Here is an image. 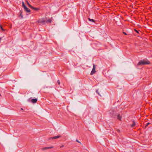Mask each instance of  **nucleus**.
I'll return each mask as SVG.
<instances>
[{
  "mask_svg": "<svg viewBox=\"0 0 152 152\" xmlns=\"http://www.w3.org/2000/svg\"><path fill=\"white\" fill-rule=\"evenodd\" d=\"M51 20L50 19H49L48 20H47V21H46V22H49L50 23H51Z\"/></svg>",
  "mask_w": 152,
  "mask_h": 152,
  "instance_id": "2eb2a0df",
  "label": "nucleus"
},
{
  "mask_svg": "<svg viewBox=\"0 0 152 152\" xmlns=\"http://www.w3.org/2000/svg\"><path fill=\"white\" fill-rule=\"evenodd\" d=\"M150 63V62L148 61H145L143 60H142L140 61L138 64L137 65H143L145 64H149Z\"/></svg>",
  "mask_w": 152,
  "mask_h": 152,
  "instance_id": "f257e3e1",
  "label": "nucleus"
},
{
  "mask_svg": "<svg viewBox=\"0 0 152 152\" xmlns=\"http://www.w3.org/2000/svg\"><path fill=\"white\" fill-rule=\"evenodd\" d=\"M24 9L27 12H30V10L28 8L26 7L24 8Z\"/></svg>",
  "mask_w": 152,
  "mask_h": 152,
  "instance_id": "0eeeda50",
  "label": "nucleus"
},
{
  "mask_svg": "<svg viewBox=\"0 0 152 152\" xmlns=\"http://www.w3.org/2000/svg\"><path fill=\"white\" fill-rule=\"evenodd\" d=\"M31 98L28 99L27 100L28 101L30 102L31 101L32 103H35L37 102V98L32 99L31 100Z\"/></svg>",
  "mask_w": 152,
  "mask_h": 152,
  "instance_id": "20e7f679",
  "label": "nucleus"
},
{
  "mask_svg": "<svg viewBox=\"0 0 152 152\" xmlns=\"http://www.w3.org/2000/svg\"><path fill=\"white\" fill-rule=\"evenodd\" d=\"M61 137V136L58 135H57V136L50 137L48 139L49 140H50V139H57V138H60Z\"/></svg>",
  "mask_w": 152,
  "mask_h": 152,
  "instance_id": "39448f33",
  "label": "nucleus"
},
{
  "mask_svg": "<svg viewBox=\"0 0 152 152\" xmlns=\"http://www.w3.org/2000/svg\"><path fill=\"white\" fill-rule=\"evenodd\" d=\"M150 124H151V123L149 122L148 123H147L146 124V125L145 127H146V126H148Z\"/></svg>",
  "mask_w": 152,
  "mask_h": 152,
  "instance_id": "a211bd4d",
  "label": "nucleus"
},
{
  "mask_svg": "<svg viewBox=\"0 0 152 152\" xmlns=\"http://www.w3.org/2000/svg\"><path fill=\"white\" fill-rule=\"evenodd\" d=\"M64 147V145H62V146H61L60 147V148H62V147Z\"/></svg>",
  "mask_w": 152,
  "mask_h": 152,
  "instance_id": "393cba45",
  "label": "nucleus"
},
{
  "mask_svg": "<svg viewBox=\"0 0 152 152\" xmlns=\"http://www.w3.org/2000/svg\"><path fill=\"white\" fill-rule=\"evenodd\" d=\"M121 116H120V115L119 114H118L117 115V118L119 120H121Z\"/></svg>",
  "mask_w": 152,
  "mask_h": 152,
  "instance_id": "1a4fd4ad",
  "label": "nucleus"
},
{
  "mask_svg": "<svg viewBox=\"0 0 152 152\" xmlns=\"http://www.w3.org/2000/svg\"><path fill=\"white\" fill-rule=\"evenodd\" d=\"M22 6L24 8L25 7H26V6L24 4L23 2H22Z\"/></svg>",
  "mask_w": 152,
  "mask_h": 152,
  "instance_id": "ddd939ff",
  "label": "nucleus"
},
{
  "mask_svg": "<svg viewBox=\"0 0 152 152\" xmlns=\"http://www.w3.org/2000/svg\"><path fill=\"white\" fill-rule=\"evenodd\" d=\"M0 27L2 30L3 31H4V30L2 26L1 25H0Z\"/></svg>",
  "mask_w": 152,
  "mask_h": 152,
  "instance_id": "dca6fc26",
  "label": "nucleus"
},
{
  "mask_svg": "<svg viewBox=\"0 0 152 152\" xmlns=\"http://www.w3.org/2000/svg\"><path fill=\"white\" fill-rule=\"evenodd\" d=\"M95 68L96 65L94 64H93V69L90 74L91 75H93L96 72L95 71Z\"/></svg>",
  "mask_w": 152,
  "mask_h": 152,
  "instance_id": "7ed1b4c3",
  "label": "nucleus"
},
{
  "mask_svg": "<svg viewBox=\"0 0 152 152\" xmlns=\"http://www.w3.org/2000/svg\"><path fill=\"white\" fill-rule=\"evenodd\" d=\"M53 148V146H51L49 147V149L52 148Z\"/></svg>",
  "mask_w": 152,
  "mask_h": 152,
  "instance_id": "4be33fe9",
  "label": "nucleus"
},
{
  "mask_svg": "<svg viewBox=\"0 0 152 152\" xmlns=\"http://www.w3.org/2000/svg\"><path fill=\"white\" fill-rule=\"evenodd\" d=\"M135 125V122L134 121H133V123L131 125V126L132 127H134Z\"/></svg>",
  "mask_w": 152,
  "mask_h": 152,
  "instance_id": "9d476101",
  "label": "nucleus"
},
{
  "mask_svg": "<svg viewBox=\"0 0 152 152\" xmlns=\"http://www.w3.org/2000/svg\"><path fill=\"white\" fill-rule=\"evenodd\" d=\"M134 31L137 33H139V31H137L136 29H135Z\"/></svg>",
  "mask_w": 152,
  "mask_h": 152,
  "instance_id": "aec40b11",
  "label": "nucleus"
},
{
  "mask_svg": "<svg viewBox=\"0 0 152 152\" xmlns=\"http://www.w3.org/2000/svg\"><path fill=\"white\" fill-rule=\"evenodd\" d=\"M123 34H125V35H127V34L126 32H123Z\"/></svg>",
  "mask_w": 152,
  "mask_h": 152,
  "instance_id": "b1692460",
  "label": "nucleus"
},
{
  "mask_svg": "<svg viewBox=\"0 0 152 152\" xmlns=\"http://www.w3.org/2000/svg\"><path fill=\"white\" fill-rule=\"evenodd\" d=\"M76 141L77 142L79 143H81V142L80 141H79L77 140H76Z\"/></svg>",
  "mask_w": 152,
  "mask_h": 152,
  "instance_id": "412c9836",
  "label": "nucleus"
},
{
  "mask_svg": "<svg viewBox=\"0 0 152 152\" xmlns=\"http://www.w3.org/2000/svg\"><path fill=\"white\" fill-rule=\"evenodd\" d=\"M27 4L28 5L29 7H30L31 8V7H32V6H31L29 3L27 1Z\"/></svg>",
  "mask_w": 152,
  "mask_h": 152,
  "instance_id": "4468645a",
  "label": "nucleus"
},
{
  "mask_svg": "<svg viewBox=\"0 0 152 152\" xmlns=\"http://www.w3.org/2000/svg\"><path fill=\"white\" fill-rule=\"evenodd\" d=\"M57 83H58L59 85H60V81H59V80H58L57 81Z\"/></svg>",
  "mask_w": 152,
  "mask_h": 152,
  "instance_id": "6ab92c4d",
  "label": "nucleus"
},
{
  "mask_svg": "<svg viewBox=\"0 0 152 152\" xmlns=\"http://www.w3.org/2000/svg\"><path fill=\"white\" fill-rule=\"evenodd\" d=\"M21 110H23V109L22 108H21Z\"/></svg>",
  "mask_w": 152,
  "mask_h": 152,
  "instance_id": "a878e982",
  "label": "nucleus"
},
{
  "mask_svg": "<svg viewBox=\"0 0 152 152\" xmlns=\"http://www.w3.org/2000/svg\"><path fill=\"white\" fill-rule=\"evenodd\" d=\"M49 149V147H46L45 148H44L42 149V150H45L47 149Z\"/></svg>",
  "mask_w": 152,
  "mask_h": 152,
  "instance_id": "f8f14e48",
  "label": "nucleus"
},
{
  "mask_svg": "<svg viewBox=\"0 0 152 152\" xmlns=\"http://www.w3.org/2000/svg\"><path fill=\"white\" fill-rule=\"evenodd\" d=\"M31 8L32 9L34 10H39V9L38 8H35L34 7H33L32 6L31 7Z\"/></svg>",
  "mask_w": 152,
  "mask_h": 152,
  "instance_id": "6e6552de",
  "label": "nucleus"
},
{
  "mask_svg": "<svg viewBox=\"0 0 152 152\" xmlns=\"http://www.w3.org/2000/svg\"><path fill=\"white\" fill-rule=\"evenodd\" d=\"M88 20L92 22H95L94 20H93V19H90L89 18Z\"/></svg>",
  "mask_w": 152,
  "mask_h": 152,
  "instance_id": "9b49d317",
  "label": "nucleus"
},
{
  "mask_svg": "<svg viewBox=\"0 0 152 152\" xmlns=\"http://www.w3.org/2000/svg\"><path fill=\"white\" fill-rule=\"evenodd\" d=\"M96 92L100 96H101L100 94H99V93L98 92V89L96 90Z\"/></svg>",
  "mask_w": 152,
  "mask_h": 152,
  "instance_id": "f3484780",
  "label": "nucleus"
},
{
  "mask_svg": "<svg viewBox=\"0 0 152 152\" xmlns=\"http://www.w3.org/2000/svg\"><path fill=\"white\" fill-rule=\"evenodd\" d=\"M109 113L110 115V116L113 118H115L116 115V111H114L113 110H110L109 112Z\"/></svg>",
  "mask_w": 152,
  "mask_h": 152,
  "instance_id": "f03ea898",
  "label": "nucleus"
},
{
  "mask_svg": "<svg viewBox=\"0 0 152 152\" xmlns=\"http://www.w3.org/2000/svg\"><path fill=\"white\" fill-rule=\"evenodd\" d=\"M38 23H42V24H45L46 21L44 20L43 19H41L39 20L38 21Z\"/></svg>",
  "mask_w": 152,
  "mask_h": 152,
  "instance_id": "423d86ee",
  "label": "nucleus"
},
{
  "mask_svg": "<svg viewBox=\"0 0 152 152\" xmlns=\"http://www.w3.org/2000/svg\"><path fill=\"white\" fill-rule=\"evenodd\" d=\"M20 16H21V18H23V15H22V13H20Z\"/></svg>",
  "mask_w": 152,
  "mask_h": 152,
  "instance_id": "5701e85b",
  "label": "nucleus"
}]
</instances>
